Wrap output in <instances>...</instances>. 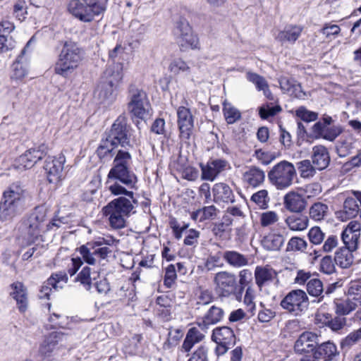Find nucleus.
<instances>
[{
    "mask_svg": "<svg viewBox=\"0 0 361 361\" xmlns=\"http://www.w3.org/2000/svg\"><path fill=\"white\" fill-rule=\"evenodd\" d=\"M118 182L117 178L107 177L108 189L114 195H125L129 198L120 197L109 202L102 208V214L108 217L109 224L114 229H121L126 226V219L132 213H134V204L137 201L134 199V193L127 190Z\"/></svg>",
    "mask_w": 361,
    "mask_h": 361,
    "instance_id": "obj_1",
    "label": "nucleus"
},
{
    "mask_svg": "<svg viewBox=\"0 0 361 361\" xmlns=\"http://www.w3.org/2000/svg\"><path fill=\"white\" fill-rule=\"evenodd\" d=\"M29 198V192L22 183L16 181L11 184L4 191L0 202L1 219L8 221L20 214Z\"/></svg>",
    "mask_w": 361,
    "mask_h": 361,
    "instance_id": "obj_2",
    "label": "nucleus"
},
{
    "mask_svg": "<svg viewBox=\"0 0 361 361\" xmlns=\"http://www.w3.org/2000/svg\"><path fill=\"white\" fill-rule=\"evenodd\" d=\"M83 59V51L76 43L66 42L55 65L56 74L63 77L73 73L81 63Z\"/></svg>",
    "mask_w": 361,
    "mask_h": 361,
    "instance_id": "obj_3",
    "label": "nucleus"
},
{
    "mask_svg": "<svg viewBox=\"0 0 361 361\" xmlns=\"http://www.w3.org/2000/svg\"><path fill=\"white\" fill-rule=\"evenodd\" d=\"M108 0H70L67 8L68 12L78 20L92 22L102 13L106 8Z\"/></svg>",
    "mask_w": 361,
    "mask_h": 361,
    "instance_id": "obj_4",
    "label": "nucleus"
},
{
    "mask_svg": "<svg viewBox=\"0 0 361 361\" xmlns=\"http://www.w3.org/2000/svg\"><path fill=\"white\" fill-rule=\"evenodd\" d=\"M130 161L131 156L128 152L119 150L114 158L108 178H117L123 185L133 188L137 183V177L130 171Z\"/></svg>",
    "mask_w": 361,
    "mask_h": 361,
    "instance_id": "obj_5",
    "label": "nucleus"
},
{
    "mask_svg": "<svg viewBox=\"0 0 361 361\" xmlns=\"http://www.w3.org/2000/svg\"><path fill=\"white\" fill-rule=\"evenodd\" d=\"M295 173L294 166L290 162L283 161L272 168L268 173V178L277 189L282 190L292 184Z\"/></svg>",
    "mask_w": 361,
    "mask_h": 361,
    "instance_id": "obj_6",
    "label": "nucleus"
},
{
    "mask_svg": "<svg viewBox=\"0 0 361 361\" xmlns=\"http://www.w3.org/2000/svg\"><path fill=\"white\" fill-rule=\"evenodd\" d=\"M128 109L133 116L140 119L146 118L149 116L150 109V104L146 93L141 90L131 87Z\"/></svg>",
    "mask_w": 361,
    "mask_h": 361,
    "instance_id": "obj_7",
    "label": "nucleus"
},
{
    "mask_svg": "<svg viewBox=\"0 0 361 361\" xmlns=\"http://www.w3.org/2000/svg\"><path fill=\"white\" fill-rule=\"evenodd\" d=\"M106 138L115 147H126L130 145V127L127 123L126 116L121 115L117 118Z\"/></svg>",
    "mask_w": 361,
    "mask_h": 361,
    "instance_id": "obj_8",
    "label": "nucleus"
},
{
    "mask_svg": "<svg viewBox=\"0 0 361 361\" xmlns=\"http://www.w3.org/2000/svg\"><path fill=\"white\" fill-rule=\"evenodd\" d=\"M336 312L340 315H347L361 307V285L351 283L347 292L345 300H337L335 302Z\"/></svg>",
    "mask_w": 361,
    "mask_h": 361,
    "instance_id": "obj_9",
    "label": "nucleus"
},
{
    "mask_svg": "<svg viewBox=\"0 0 361 361\" xmlns=\"http://www.w3.org/2000/svg\"><path fill=\"white\" fill-rule=\"evenodd\" d=\"M281 305L288 312L298 315L307 308L308 297L304 290H293L281 300Z\"/></svg>",
    "mask_w": 361,
    "mask_h": 361,
    "instance_id": "obj_10",
    "label": "nucleus"
},
{
    "mask_svg": "<svg viewBox=\"0 0 361 361\" xmlns=\"http://www.w3.org/2000/svg\"><path fill=\"white\" fill-rule=\"evenodd\" d=\"M66 158L63 154L58 157H49L44 164L47 180L50 183L58 184L65 178L64 163Z\"/></svg>",
    "mask_w": 361,
    "mask_h": 361,
    "instance_id": "obj_11",
    "label": "nucleus"
},
{
    "mask_svg": "<svg viewBox=\"0 0 361 361\" xmlns=\"http://www.w3.org/2000/svg\"><path fill=\"white\" fill-rule=\"evenodd\" d=\"M218 292L223 296H229L235 293L237 288L236 276L231 272L222 271L216 273L214 278Z\"/></svg>",
    "mask_w": 361,
    "mask_h": 361,
    "instance_id": "obj_12",
    "label": "nucleus"
},
{
    "mask_svg": "<svg viewBox=\"0 0 361 361\" xmlns=\"http://www.w3.org/2000/svg\"><path fill=\"white\" fill-rule=\"evenodd\" d=\"M176 41L182 51L197 48L198 38L193 34L188 23H180L176 32Z\"/></svg>",
    "mask_w": 361,
    "mask_h": 361,
    "instance_id": "obj_13",
    "label": "nucleus"
},
{
    "mask_svg": "<svg viewBox=\"0 0 361 361\" xmlns=\"http://www.w3.org/2000/svg\"><path fill=\"white\" fill-rule=\"evenodd\" d=\"M45 149L44 145L29 149L16 159V168L19 170L31 169L46 155Z\"/></svg>",
    "mask_w": 361,
    "mask_h": 361,
    "instance_id": "obj_14",
    "label": "nucleus"
},
{
    "mask_svg": "<svg viewBox=\"0 0 361 361\" xmlns=\"http://www.w3.org/2000/svg\"><path fill=\"white\" fill-rule=\"evenodd\" d=\"M360 236V223L356 221H350L341 234V238L345 245L344 247H347L350 250H356L358 247Z\"/></svg>",
    "mask_w": 361,
    "mask_h": 361,
    "instance_id": "obj_15",
    "label": "nucleus"
},
{
    "mask_svg": "<svg viewBox=\"0 0 361 361\" xmlns=\"http://www.w3.org/2000/svg\"><path fill=\"white\" fill-rule=\"evenodd\" d=\"M178 124L180 136L188 139L193 128V118L189 109L180 106L177 111Z\"/></svg>",
    "mask_w": 361,
    "mask_h": 361,
    "instance_id": "obj_16",
    "label": "nucleus"
},
{
    "mask_svg": "<svg viewBox=\"0 0 361 361\" xmlns=\"http://www.w3.org/2000/svg\"><path fill=\"white\" fill-rule=\"evenodd\" d=\"M318 344V336L314 333L305 331L296 341L295 350L298 353L312 352Z\"/></svg>",
    "mask_w": 361,
    "mask_h": 361,
    "instance_id": "obj_17",
    "label": "nucleus"
},
{
    "mask_svg": "<svg viewBox=\"0 0 361 361\" xmlns=\"http://www.w3.org/2000/svg\"><path fill=\"white\" fill-rule=\"evenodd\" d=\"M117 80L103 79L97 85L94 95L102 103L111 102L114 99V91L116 87Z\"/></svg>",
    "mask_w": 361,
    "mask_h": 361,
    "instance_id": "obj_18",
    "label": "nucleus"
},
{
    "mask_svg": "<svg viewBox=\"0 0 361 361\" xmlns=\"http://www.w3.org/2000/svg\"><path fill=\"white\" fill-rule=\"evenodd\" d=\"M283 206L290 212L301 213L307 207V201L302 195L290 191L283 197Z\"/></svg>",
    "mask_w": 361,
    "mask_h": 361,
    "instance_id": "obj_19",
    "label": "nucleus"
},
{
    "mask_svg": "<svg viewBox=\"0 0 361 361\" xmlns=\"http://www.w3.org/2000/svg\"><path fill=\"white\" fill-rule=\"evenodd\" d=\"M254 275L255 283L259 289L277 278V272L269 265L257 266Z\"/></svg>",
    "mask_w": 361,
    "mask_h": 361,
    "instance_id": "obj_20",
    "label": "nucleus"
},
{
    "mask_svg": "<svg viewBox=\"0 0 361 361\" xmlns=\"http://www.w3.org/2000/svg\"><path fill=\"white\" fill-rule=\"evenodd\" d=\"M224 314V312L222 308L213 305L203 316L201 321L197 322L198 326L202 330L206 331L210 325H214L221 322Z\"/></svg>",
    "mask_w": 361,
    "mask_h": 361,
    "instance_id": "obj_21",
    "label": "nucleus"
},
{
    "mask_svg": "<svg viewBox=\"0 0 361 361\" xmlns=\"http://www.w3.org/2000/svg\"><path fill=\"white\" fill-rule=\"evenodd\" d=\"M226 161L216 159L208 162L206 165H201L202 178L213 181L215 178L226 169Z\"/></svg>",
    "mask_w": 361,
    "mask_h": 361,
    "instance_id": "obj_22",
    "label": "nucleus"
},
{
    "mask_svg": "<svg viewBox=\"0 0 361 361\" xmlns=\"http://www.w3.org/2000/svg\"><path fill=\"white\" fill-rule=\"evenodd\" d=\"M11 295L16 301L18 310L21 312L26 311L28 307L27 289L20 282H15L11 285Z\"/></svg>",
    "mask_w": 361,
    "mask_h": 361,
    "instance_id": "obj_23",
    "label": "nucleus"
},
{
    "mask_svg": "<svg viewBox=\"0 0 361 361\" xmlns=\"http://www.w3.org/2000/svg\"><path fill=\"white\" fill-rule=\"evenodd\" d=\"M311 159L312 164L319 171L325 169L330 162L329 152L323 145L312 147Z\"/></svg>",
    "mask_w": 361,
    "mask_h": 361,
    "instance_id": "obj_24",
    "label": "nucleus"
},
{
    "mask_svg": "<svg viewBox=\"0 0 361 361\" xmlns=\"http://www.w3.org/2000/svg\"><path fill=\"white\" fill-rule=\"evenodd\" d=\"M64 335L61 332H52L45 337L42 343L39 352L44 357H49L56 349L58 343L63 339Z\"/></svg>",
    "mask_w": 361,
    "mask_h": 361,
    "instance_id": "obj_25",
    "label": "nucleus"
},
{
    "mask_svg": "<svg viewBox=\"0 0 361 361\" xmlns=\"http://www.w3.org/2000/svg\"><path fill=\"white\" fill-rule=\"evenodd\" d=\"M212 340L216 344L234 345L235 343L233 331L225 326L216 327L213 330Z\"/></svg>",
    "mask_w": 361,
    "mask_h": 361,
    "instance_id": "obj_26",
    "label": "nucleus"
},
{
    "mask_svg": "<svg viewBox=\"0 0 361 361\" xmlns=\"http://www.w3.org/2000/svg\"><path fill=\"white\" fill-rule=\"evenodd\" d=\"M302 30L303 27L300 25H287L279 32L276 39L281 43L289 42L293 44L300 37Z\"/></svg>",
    "mask_w": 361,
    "mask_h": 361,
    "instance_id": "obj_27",
    "label": "nucleus"
},
{
    "mask_svg": "<svg viewBox=\"0 0 361 361\" xmlns=\"http://www.w3.org/2000/svg\"><path fill=\"white\" fill-rule=\"evenodd\" d=\"M285 224L290 231H303L309 226V219L305 214L297 213L287 216L285 219Z\"/></svg>",
    "mask_w": 361,
    "mask_h": 361,
    "instance_id": "obj_28",
    "label": "nucleus"
},
{
    "mask_svg": "<svg viewBox=\"0 0 361 361\" xmlns=\"http://www.w3.org/2000/svg\"><path fill=\"white\" fill-rule=\"evenodd\" d=\"M214 200L216 202H233L234 201V195L231 188L223 183H219L214 185L213 189Z\"/></svg>",
    "mask_w": 361,
    "mask_h": 361,
    "instance_id": "obj_29",
    "label": "nucleus"
},
{
    "mask_svg": "<svg viewBox=\"0 0 361 361\" xmlns=\"http://www.w3.org/2000/svg\"><path fill=\"white\" fill-rule=\"evenodd\" d=\"M264 171L255 166L248 168L243 175V181L252 187L259 185L264 182Z\"/></svg>",
    "mask_w": 361,
    "mask_h": 361,
    "instance_id": "obj_30",
    "label": "nucleus"
},
{
    "mask_svg": "<svg viewBox=\"0 0 361 361\" xmlns=\"http://www.w3.org/2000/svg\"><path fill=\"white\" fill-rule=\"evenodd\" d=\"M246 78L249 82L255 85L257 90L263 91V93L267 98L271 100L274 99L269 90V85L263 76L252 71H247L246 73Z\"/></svg>",
    "mask_w": 361,
    "mask_h": 361,
    "instance_id": "obj_31",
    "label": "nucleus"
},
{
    "mask_svg": "<svg viewBox=\"0 0 361 361\" xmlns=\"http://www.w3.org/2000/svg\"><path fill=\"white\" fill-rule=\"evenodd\" d=\"M314 353L316 358L324 361H330L338 354L336 345L330 341L320 344Z\"/></svg>",
    "mask_w": 361,
    "mask_h": 361,
    "instance_id": "obj_32",
    "label": "nucleus"
},
{
    "mask_svg": "<svg viewBox=\"0 0 361 361\" xmlns=\"http://www.w3.org/2000/svg\"><path fill=\"white\" fill-rule=\"evenodd\" d=\"M284 240L283 235L270 232L263 238L262 245L268 250H279L283 245Z\"/></svg>",
    "mask_w": 361,
    "mask_h": 361,
    "instance_id": "obj_33",
    "label": "nucleus"
},
{
    "mask_svg": "<svg viewBox=\"0 0 361 361\" xmlns=\"http://www.w3.org/2000/svg\"><path fill=\"white\" fill-rule=\"evenodd\" d=\"M316 320L323 324L328 325L334 331L342 329L345 324L344 318L336 317L331 319V314L320 311L316 314Z\"/></svg>",
    "mask_w": 361,
    "mask_h": 361,
    "instance_id": "obj_34",
    "label": "nucleus"
},
{
    "mask_svg": "<svg viewBox=\"0 0 361 361\" xmlns=\"http://www.w3.org/2000/svg\"><path fill=\"white\" fill-rule=\"evenodd\" d=\"M224 260L231 267L240 268L248 264V259L246 256L236 251H226L223 254Z\"/></svg>",
    "mask_w": 361,
    "mask_h": 361,
    "instance_id": "obj_35",
    "label": "nucleus"
},
{
    "mask_svg": "<svg viewBox=\"0 0 361 361\" xmlns=\"http://www.w3.org/2000/svg\"><path fill=\"white\" fill-rule=\"evenodd\" d=\"M353 251L347 247H340L335 253V263L341 268L349 267L353 263V255L352 254Z\"/></svg>",
    "mask_w": 361,
    "mask_h": 361,
    "instance_id": "obj_36",
    "label": "nucleus"
},
{
    "mask_svg": "<svg viewBox=\"0 0 361 361\" xmlns=\"http://www.w3.org/2000/svg\"><path fill=\"white\" fill-rule=\"evenodd\" d=\"M218 213V210L214 205L204 207L191 213V218L195 221L202 222L208 219H214Z\"/></svg>",
    "mask_w": 361,
    "mask_h": 361,
    "instance_id": "obj_37",
    "label": "nucleus"
},
{
    "mask_svg": "<svg viewBox=\"0 0 361 361\" xmlns=\"http://www.w3.org/2000/svg\"><path fill=\"white\" fill-rule=\"evenodd\" d=\"M49 320L54 322L56 326L63 329H72L74 324H78L80 321L77 317H62L58 313H53Z\"/></svg>",
    "mask_w": 361,
    "mask_h": 361,
    "instance_id": "obj_38",
    "label": "nucleus"
},
{
    "mask_svg": "<svg viewBox=\"0 0 361 361\" xmlns=\"http://www.w3.org/2000/svg\"><path fill=\"white\" fill-rule=\"evenodd\" d=\"M326 131V125L321 122L316 123L312 127V132L316 138L322 137L332 141L340 134V130L337 128L332 129L329 133Z\"/></svg>",
    "mask_w": 361,
    "mask_h": 361,
    "instance_id": "obj_39",
    "label": "nucleus"
},
{
    "mask_svg": "<svg viewBox=\"0 0 361 361\" xmlns=\"http://www.w3.org/2000/svg\"><path fill=\"white\" fill-rule=\"evenodd\" d=\"M67 280L66 274L64 273H59L53 274L47 282V286L42 287V292H44V296L46 298H49V286H52L54 289H58L59 288H61V283H66ZM43 296L41 295L40 298Z\"/></svg>",
    "mask_w": 361,
    "mask_h": 361,
    "instance_id": "obj_40",
    "label": "nucleus"
},
{
    "mask_svg": "<svg viewBox=\"0 0 361 361\" xmlns=\"http://www.w3.org/2000/svg\"><path fill=\"white\" fill-rule=\"evenodd\" d=\"M223 112L228 124H233L241 118V114L238 109L231 104L224 102L223 104Z\"/></svg>",
    "mask_w": 361,
    "mask_h": 361,
    "instance_id": "obj_41",
    "label": "nucleus"
},
{
    "mask_svg": "<svg viewBox=\"0 0 361 361\" xmlns=\"http://www.w3.org/2000/svg\"><path fill=\"white\" fill-rule=\"evenodd\" d=\"M94 245H97V243L91 241L78 248L82 259L89 264H94L97 262L96 256L93 252Z\"/></svg>",
    "mask_w": 361,
    "mask_h": 361,
    "instance_id": "obj_42",
    "label": "nucleus"
},
{
    "mask_svg": "<svg viewBox=\"0 0 361 361\" xmlns=\"http://www.w3.org/2000/svg\"><path fill=\"white\" fill-rule=\"evenodd\" d=\"M97 276L98 274L96 272L91 273L90 268L85 267L78 274L76 281L80 282L86 290H90L92 282L96 279Z\"/></svg>",
    "mask_w": 361,
    "mask_h": 361,
    "instance_id": "obj_43",
    "label": "nucleus"
},
{
    "mask_svg": "<svg viewBox=\"0 0 361 361\" xmlns=\"http://www.w3.org/2000/svg\"><path fill=\"white\" fill-rule=\"evenodd\" d=\"M329 207L322 202H316L310 208V216L315 221L322 220L327 214Z\"/></svg>",
    "mask_w": 361,
    "mask_h": 361,
    "instance_id": "obj_44",
    "label": "nucleus"
},
{
    "mask_svg": "<svg viewBox=\"0 0 361 361\" xmlns=\"http://www.w3.org/2000/svg\"><path fill=\"white\" fill-rule=\"evenodd\" d=\"M343 212L345 214V219H350L357 215L359 212V205L354 197H348L343 204Z\"/></svg>",
    "mask_w": 361,
    "mask_h": 361,
    "instance_id": "obj_45",
    "label": "nucleus"
},
{
    "mask_svg": "<svg viewBox=\"0 0 361 361\" xmlns=\"http://www.w3.org/2000/svg\"><path fill=\"white\" fill-rule=\"evenodd\" d=\"M307 247L305 240L300 237H292L287 243L286 250L288 252H304Z\"/></svg>",
    "mask_w": 361,
    "mask_h": 361,
    "instance_id": "obj_46",
    "label": "nucleus"
},
{
    "mask_svg": "<svg viewBox=\"0 0 361 361\" xmlns=\"http://www.w3.org/2000/svg\"><path fill=\"white\" fill-rule=\"evenodd\" d=\"M298 164V171L302 178H310L314 176L317 169L310 160L301 161Z\"/></svg>",
    "mask_w": 361,
    "mask_h": 361,
    "instance_id": "obj_47",
    "label": "nucleus"
},
{
    "mask_svg": "<svg viewBox=\"0 0 361 361\" xmlns=\"http://www.w3.org/2000/svg\"><path fill=\"white\" fill-rule=\"evenodd\" d=\"M279 85L283 92H288L291 94H295L300 89V85L297 84L295 80L286 77H281L279 79Z\"/></svg>",
    "mask_w": 361,
    "mask_h": 361,
    "instance_id": "obj_48",
    "label": "nucleus"
},
{
    "mask_svg": "<svg viewBox=\"0 0 361 361\" xmlns=\"http://www.w3.org/2000/svg\"><path fill=\"white\" fill-rule=\"evenodd\" d=\"M269 200L268 192L266 190H261L254 193L250 199L251 202L256 204L260 209L267 207Z\"/></svg>",
    "mask_w": 361,
    "mask_h": 361,
    "instance_id": "obj_49",
    "label": "nucleus"
},
{
    "mask_svg": "<svg viewBox=\"0 0 361 361\" xmlns=\"http://www.w3.org/2000/svg\"><path fill=\"white\" fill-rule=\"evenodd\" d=\"M341 31V27L336 25L333 24L331 23H325L322 28L320 30V32L327 39H331L332 38H335L338 36Z\"/></svg>",
    "mask_w": 361,
    "mask_h": 361,
    "instance_id": "obj_50",
    "label": "nucleus"
},
{
    "mask_svg": "<svg viewBox=\"0 0 361 361\" xmlns=\"http://www.w3.org/2000/svg\"><path fill=\"white\" fill-rule=\"evenodd\" d=\"M279 219V214L274 211H267L260 214V224L267 227L275 224Z\"/></svg>",
    "mask_w": 361,
    "mask_h": 361,
    "instance_id": "obj_51",
    "label": "nucleus"
},
{
    "mask_svg": "<svg viewBox=\"0 0 361 361\" xmlns=\"http://www.w3.org/2000/svg\"><path fill=\"white\" fill-rule=\"evenodd\" d=\"M307 290L312 296H319L323 292L322 282L318 279H310L307 284Z\"/></svg>",
    "mask_w": 361,
    "mask_h": 361,
    "instance_id": "obj_52",
    "label": "nucleus"
},
{
    "mask_svg": "<svg viewBox=\"0 0 361 361\" xmlns=\"http://www.w3.org/2000/svg\"><path fill=\"white\" fill-rule=\"evenodd\" d=\"M114 147L115 146L111 145V142L106 138L102 141L101 144L98 147L97 149V155L101 159H105L109 156L111 157V153Z\"/></svg>",
    "mask_w": 361,
    "mask_h": 361,
    "instance_id": "obj_53",
    "label": "nucleus"
},
{
    "mask_svg": "<svg viewBox=\"0 0 361 361\" xmlns=\"http://www.w3.org/2000/svg\"><path fill=\"white\" fill-rule=\"evenodd\" d=\"M42 226L37 222L30 221V219H27L26 224V229L29 237L27 241L29 243L33 242L34 240L39 235Z\"/></svg>",
    "mask_w": 361,
    "mask_h": 361,
    "instance_id": "obj_54",
    "label": "nucleus"
},
{
    "mask_svg": "<svg viewBox=\"0 0 361 361\" xmlns=\"http://www.w3.org/2000/svg\"><path fill=\"white\" fill-rule=\"evenodd\" d=\"M27 13L26 2L24 0H18L13 6V14L20 21H23Z\"/></svg>",
    "mask_w": 361,
    "mask_h": 361,
    "instance_id": "obj_55",
    "label": "nucleus"
},
{
    "mask_svg": "<svg viewBox=\"0 0 361 361\" xmlns=\"http://www.w3.org/2000/svg\"><path fill=\"white\" fill-rule=\"evenodd\" d=\"M361 340V327L346 336L342 341L343 348H350Z\"/></svg>",
    "mask_w": 361,
    "mask_h": 361,
    "instance_id": "obj_56",
    "label": "nucleus"
},
{
    "mask_svg": "<svg viewBox=\"0 0 361 361\" xmlns=\"http://www.w3.org/2000/svg\"><path fill=\"white\" fill-rule=\"evenodd\" d=\"M169 69L172 73L179 74L180 73H190V68L184 61L181 59H176L171 63Z\"/></svg>",
    "mask_w": 361,
    "mask_h": 361,
    "instance_id": "obj_57",
    "label": "nucleus"
},
{
    "mask_svg": "<svg viewBox=\"0 0 361 361\" xmlns=\"http://www.w3.org/2000/svg\"><path fill=\"white\" fill-rule=\"evenodd\" d=\"M310 242L314 245H319L324 240L325 234L317 226L312 227L308 233Z\"/></svg>",
    "mask_w": 361,
    "mask_h": 361,
    "instance_id": "obj_58",
    "label": "nucleus"
},
{
    "mask_svg": "<svg viewBox=\"0 0 361 361\" xmlns=\"http://www.w3.org/2000/svg\"><path fill=\"white\" fill-rule=\"evenodd\" d=\"M27 69L25 65L20 61H16L13 64V73L11 78L16 80H21L26 76Z\"/></svg>",
    "mask_w": 361,
    "mask_h": 361,
    "instance_id": "obj_59",
    "label": "nucleus"
},
{
    "mask_svg": "<svg viewBox=\"0 0 361 361\" xmlns=\"http://www.w3.org/2000/svg\"><path fill=\"white\" fill-rule=\"evenodd\" d=\"M254 157L264 165L269 164L276 158L274 154L269 152L263 151L262 149H257L255 152Z\"/></svg>",
    "mask_w": 361,
    "mask_h": 361,
    "instance_id": "obj_60",
    "label": "nucleus"
},
{
    "mask_svg": "<svg viewBox=\"0 0 361 361\" xmlns=\"http://www.w3.org/2000/svg\"><path fill=\"white\" fill-rule=\"evenodd\" d=\"M320 270L326 274H331L335 271L334 263L331 255H326L322 259Z\"/></svg>",
    "mask_w": 361,
    "mask_h": 361,
    "instance_id": "obj_61",
    "label": "nucleus"
},
{
    "mask_svg": "<svg viewBox=\"0 0 361 361\" xmlns=\"http://www.w3.org/2000/svg\"><path fill=\"white\" fill-rule=\"evenodd\" d=\"M255 299V290L249 286L247 288L245 294L244 295L243 302L246 305L247 311L252 312L255 307L254 302Z\"/></svg>",
    "mask_w": 361,
    "mask_h": 361,
    "instance_id": "obj_62",
    "label": "nucleus"
},
{
    "mask_svg": "<svg viewBox=\"0 0 361 361\" xmlns=\"http://www.w3.org/2000/svg\"><path fill=\"white\" fill-rule=\"evenodd\" d=\"M296 115L305 122L314 121L317 118V113L308 111L303 106H301L296 110Z\"/></svg>",
    "mask_w": 361,
    "mask_h": 361,
    "instance_id": "obj_63",
    "label": "nucleus"
},
{
    "mask_svg": "<svg viewBox=\"0 0 361 361\" xmlns=\"http://www.w3.org/2000/svg\"><path fill=\"white\" fill-rule=\"evenodd\" d=\"M188 361H208L207 348L204 346L199 347L192 353Z\"/></svg>",
    "mask_w": 361,
    "mask_h": 361,
    "instance_id": "obj_64",
    "label": "nucleus"
}]
</instances>
